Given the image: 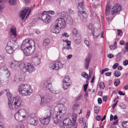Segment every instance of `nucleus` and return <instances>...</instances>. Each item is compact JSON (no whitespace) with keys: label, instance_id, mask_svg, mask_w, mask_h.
I'll use <instances>...</instances> for the list:
<instances>
[{"label":"nucleus","instance_id":"nucleus-12","mask_svg":"<svg viewBox=\"0 0 128 128\" xmlns=\"http://www.w3.org/2000/svg\"><path fill=\"white\" fill-rule=\"evenodd\" d=\"M35 114L32 113L29 115L28 118V122L30 124L34 126H36L38 124V121Z\"/></svg>","mask_w":128,"mask_h":128},{"label":"nucleus","instance_id":"nucleus-18","mask_svg":"<svg viewBox=\"0 0 128 128\" xmlns=\"http://www.w3.org/2000/svg\"><path fill=\"white\" fill-rule=\"evenodd\" d=\"M29 7H26L24 8L23 10L21 11L20 16L22 18V20L24 19L26 14L29 10Z\"/></svg>","mask_w":128,"mask_h":128},{"label":"nucleus","instance_id":"nucleus-31","mask_svg":"<svg viewBox=\"0 0 128 128\" xmlns=\"http://www.w3.org/2000/svg\"><path fill=\"white\" fill-rule=\"evenodd\" d=\"M16 0H9V4L11 5H13L16 4Z\"/></svg>","mask_w":128,"mask_h":128},{"label":"nucleus","instance_id":"nucleus-46","mask_svg":"<svg viewBox=\"0 0 128 128\" xmlns=\"http://www.w3.org/2000/svg\"><path fill=\"white\" fill-rule=\"evenodd\" d=\"M88 86L87 84L84 85V92H86Z\"/></svg>","mask_w":128,"mask_h":128},{"label":"nucleus","instance_id":"nucleus-33","mask_svg":"<svg viewBox=\"0 0 128 128\" xmlns=\"http://www.w3.org/2000/svg\"><path fill=\"white\" fill-rule=\"evenodd\" d=\"M114 76L117 77H119L120 75V72L118 71H115L114 73Z\"/></svg>","mask_w":128,"mask_h":128},{"label":"nucleus","instance_id":"nucleus-30","mask_svg":"<svg viewBox=\"0 0 128 128\" xmlns=\"http://www.w3.org/2000/svg\"><path fill=\"white\" fill-rule=\"evenodd\" d=\"M67 120V118L66 119H65L63 120V124L62 126H64L65 127H66V128H67V124L68 121H67L66 120Z\"/></svg>","mask_w":128,"mask_h":128},{"label":"nucleus","instance_id":"nucleus-42","mask_svg":"<svg viewBox=\"0 0 128 128\" xmlns=\"http://www.w3.org/2000/svg\"><path fill=\"white\" fill-rule=\"evenodd\" d=\"M116 46H114V45H111L110 46L109 48H110L112 50H113L115 49Z\"/></svg>","mask_w":128,"mask_h":128},{"label":"nucleus","instance_id":"nucleus-24","mask_svg":"<svg viewBox=\"0 0 128 128\" xmlns=\"http://www.w3.org/2000/svg\"><path fill=\"white\" fill-rule=\"evenodd\" d=\"M43 85L44 86L48 89H50L52 87V83L49 81H45Z\"/></svg>","mask_w":128,"mask_h":128},{"label":"nucleus","instance_id":"nucleus-35","mask_svg":"<svg viewBox=\"0 0 128 128\" xmlns=\"http://www.w3.org/2000/svg\"><path fill=\"white\" fill-rule=\"evenodd\" d=\"M81 75L86 78H87L88 77V74L85 72H82Z\"/></svg>","mask_w":128,"mask_h":128},{"label":"nucleus","instance_id":"nucleus-56","mask_svg":"<svg viewBox=\"0 0 128 128\" xmlns=\"http://www.w3.org/2000/svg\"><path fill=\"white\" fill-rule=\"evenodd\" d=\"M101 118V116L99 115H98L97 116L96 119V120L98 121H99L100 120Z\"/></svg>","mask_w":128,"mask_h":128},{"label":"nucleus","instance_id":"nucleus-27","mask_svg":"<svg viewBox=\"0 0 128 128\" xmlns=\"http://www.w3.org/2000/svg\"><path fill=\"white\" fill-rule=\"evenodd\" d=\"M122 124L124 128H128V121H123Z\"/></svg>","mask_w":128,"mask_h":128},{"label":"nucleus","instance_id":"nucleus-39","mask_svg":"<svg viewBox=\"0 0 128 128\" xmlns=\"http://www.w3.org/2000/svg\"><path fill=\"white\" fill-rule=\"evenodd\" d=\"M35 60L36 61L35 62V64H36L38 65L39 64L40 62V59L39 58H36L35 59Z\"/></svg>","mask_w":128,"mask_h":128},{"label":"nucleus","instance_id":"nucleus-63","mask_svg":"<svg viewBox=\"0 0 128 128\" xmlns=\"http://www.w3.org/2000/svg\"><path fill=\"white\" fill-rule=\"evenodd\" d=\"M110 11V7L108 6H107L106 9V11Z\"/></svg>","mask_w":128,"mask_h":128},{"label":"nucleus","instance_id":"nucleus-29","mask_svg":"<svg viewBox=\"0 0 128 128\" xmlns=\"http://www.w3.org/2000/svg\"><path fill=\"white\" fill-rule=\"evenodd\" d=\"M121 58V54L119 53L117 55L116 58V61L117 62H119Z\"/></svg>","mask_w":128,"mask_h":128},{"label":"nucleus","instance_id":"nucleus-25","mask_svg":"<svg viewBox=\"0 0 128 128\" xmlns=\"http://www.w3.org/2000/svg\"><path fill=\"white\" fill-rule=\"evenodd\" d=\"M50 43V41L48 38L45 39L43 41V45L44 46L48 45Z\"/></svg>","mask_w":128,"mask_h":128},{"label":"nucleus","instance_id":"nucleus-50","mask_svg":"<svg viewBox=\"0 0 128 128\" xmlns=\"http://www.w3.org/2000/svg\"><path fill=\"white\" fill-rule=\"evenodd\" d=\"M4 59L3 57L0 56V63H2L3 62Z\"/></svg>","mask_w":128,"mask_h":128},{"label":"nucleus","instance_id":"nucleus-15","mask_svg":"<svg viewBox=\"0 0 128 128\" xmlns=\"http://www.w3.org/2000/svg\"><path fill=\"white\" fill-rule=\"evenodd\" d=\"M52 99V96L49 94H47L46 96L41 98V102L40 104L42 105L44 104H46L50 102Z\"/></svg>","mask_w":128,"mask_h":128},{"label":"nucleus","instance_id":"nucleus-61","mask_svg":"<svg viewBox=\"0 0 128 128\" xmlns=\"http://www.w3.org/2000/svg\"><path fill=\"white\" fill-rule=\"evenodd\" d=\"M105 75L107 76H110L111 74V72H106L105 74Z\"/></svg>","mask_w":128,"mask_h":128},{"label":"nucleus","instance_id":"nucleus-34","mask_svg":"<svg viewBox=\"0 0 128 128\" xmlns=\"http://www.w3.org/2000/svg\"><path fill=\"white\" fill-rule=\"evenodd\" d=\"M120 80L118 79L115 80L114 84L115 86H117L120 84Z\"/></svg>","mask_w":128,"mask_h":128},{"label":"nucleus","instance_id":"nucleus-41","mask_svg":"<svg viewBox=\"0 0 128 128\" xmlns=\"http://www.w3.org/2000/svg\"><path fill=\"white\" fill-rule=\"evenodd\" d=\"M64 42L66 43L67 46H70L71 42L70 41H68V40H66L64 41Z\"/></svg>","mask_w":128,"mask_h":128},{"label":"nucleus","instance_id":"nucleus-4","mask_svg":"<svg viewBox=\"0 0 128 128\" xmlns=\"http://www.w3.org/2000/svg\"><path fill=\"white\" fill-rule=\"evenodd\" d=\"M18 90L20 94L24 96H30L33 92L31 86L28 84L20 85L18 87Z\"/></svg>","mask_w":128,"mask_h":128},{"label":"nucleus","instance_id":"nucleus-5","mask_svg":"<svg viewBox=\"0 0 128 128\" xmlns=\"http://www.w3.org/2000/svg\"><path fill=\"white\" fill-rule=\"evenodd\" d=\"M28 116L27 111L24 109H20L16 113L14 116L17 121L22 122L27 118Z\"/></svg>","mask_w":128,"mask_h":128},{"label":"nucleus","instance_id":"nucleus-60","mask_svg":"<svg viewBox=\"0 0 128 128\" xmlns=\"http://www.w3.org/2000/svg\"><path fill=\"white\" fill-rule=\"evenodd\" d=\"M64 48L68 50H71L72 49L71 46H67L66 47H65Z\"/></svg>","mask_w":128,"mask_h":128},{"label":"nucleus","instance_id":"nucleus-49","mask_svg":"<svg viewBox=\"0 0 128 128\" xmlns=\"http://www.w3.org/2000/svg\"><path fill=\"white\" fill-rule=\"evenodd\" d=\"M89 77L90 76V75H91L92 74V68H89Z\"/></svg>","mask_w":128,"mask_h":128},{"label":"nucleus","instance_id":"nucleus-7","mask_svg":"<svg viewBox=\"0 0 128 128\" xmlns=\"http://www.w3.org/2000/svg\"><path fill=\"white\" fill-rule=\"evenodd\" d=\"M20 70L24 73L28 72L32 73L34 72L35 69L34 66L26 62L20 63Z\"/></svg>","mask_w":128,"mask_h":128},{"label":"nucleus","instance_id":"nucleus-62","mask_svg":"<svg viewBox=\"0 0 128 128\" xmlns=\"http://www.w3.org/2000/svg\"><path fill=\"white\" fill-rule=\"evenodd\" d=\"M118 93L120 95L124 96L125 95V94L121 91H119L118 92Z\"/></svg>","mask_w":128,"mask_h":128},{"label":"nucleus","instance_id":"nucleus-13","mask_svg":"<svg viewBox=\"0 0 128 128\" xmlns=\"http://www.w3.org/2000/svg\"><path fill=\"white\" fill-rule=\"evenodd\" d=\"M63 66V64L60 62H54L50 64L49 68L52 70H56L62 68Z\"/></svg>","mask_w":128,"mask_h":128},{"label":"nucleus","instance_id":"nucleus-54","mask_svg":"<svg viewBox=\"0 0 128 128\" xmlns=\"http://www.w3.org/2000/svg\"><path fill=\"white\" fill-rule=\"evenodd\" d=\"M106 20L108 22H109L110 21H111L112 19V18H109L108 16H106Z\"/></svg>","mask_w":128,"mask_h":128},{"label":"nucleus","instance_id":"nucleus-20","mask_svg":"<svg viewBox=\"0 0 128 128\" xmlns=\"http://www.w3.org/2000/svg\"><path fill=\"white\" fill-rule=\"evenodd\" d=\"M1 70L5 72V73L6 74V76L7 78H9V77L10 76V72L8 70V68L5 66H3L0 67Z\"/></svg>","mask_w":128,"mask_h":128},{"label":"nucleus","instance_id":"nucleus-51","mask_svg":"<svg viewBox=\"0 0 128 128\" xmlns=\"http://www.w3.org/2000/svg\"><path fill=\"white\" fill-rule=\"evenodd\" d=\"M84 43L87 46H89V41L88 40H86L84 41Z\"/></svg>","mask_w":128,"mask_h":128},{"label":"nucleus","instance_id":"nucleus-57","mask_svg":"<svg viewBox=\"0 0 128 128\" xmlns=\"http://www.w3.org/2000/svg\"><path fill=\"white\" fill-rule=\"evenodd\" d=\"M83 121V118H81L78 119V122L80 123H82Z\"/></svg>","mask_w":128,"mask_h":128},{"label":"nucleus","instance_id":"nucleus-45","mask_svg":"<svg viewBox=\"0 0 128 128\" xmlns=\"http://www.w3.org/2000/svg\"><path fill=\"white\" fill-rule=\"evenodd\" d=\"M119 65V64L118 63H116L114 64L112 66L113 69L116 68Z\"/></svg>","mask_w":128,"mask_h":128},{"label":"nucleus","instance_id":"nucleus-6","mask_svg":"<svg viewBox=\"0 0 128 128\" xmlns=\"http://www.w3.org/2000/svg\"><path fill=\"white\" fill-rule=\"evenodd\" d=\"M48 108L46 111L45 114L40 118V122L42 124H48L51 119V110L53 108V106H50L48 107Z\"/></svg>","mask_w":128,"mask_h":128},{"label":"nucleus","instance_id":"nucleus-37","mask_svg":"<svg viewBox=\"0 0 128 128\" xmlns=\"http://www.w3.org/2000/svg\"><path fill=\"white\" fill-rule=\"evenodd\" d=\"M73 35L75 36L77 35L78 34H80L79 33H78V30L76 28L74 29L72 31Z\"/></svg>","mask_w":128,"mask_h":128},{"label":"nucleus","instance_id":"nucleus-64","mask_svg":"<svg viewBox=\"0 0 128 128\" xmlns=\"http://www.w3.org/2000/svg\"><path fill=\"white\" fill-rule=\"evenodd\" d=\"M16 128H24V127L23 126L18 125L17 126Z\"/></svg>","mask_w":128,"mask_h":128},{"label":"nucleus","instance_id":"nucleus-38","mask_svg":"<svg viewBox=\"0 0 128 128\" xmlns=\"http://www.w3.org/2000/svg\"><path fill=\"white\" fill-rule=\"evenodd\" d=\"M104 82H101L99 84V87L101 88L104 89Z\"/></svg>","mask_w":128,"mask_h":128},{"label":"nucleus","instance_id":"nucleus-8","mask_svg":"<svg viewBox=\"0 0 128 128\" xmlns=\"http://www.w3.org/2000/svg\"><path fill=\"white\" fill-rule=\"evenodd\" d=\"M18 46L15 39L11 38L8 42L5 49L7 53L11 54L14 51V49Z\"/></svg>","mask_w":128,"mask_h":128},{"label":"nucleus","instance_id":"nucleus-1","mask_svg":"<svg viewBox=\"0 0 128 128\" xmlns=\"http://www.w3.org/2000/svg\"><path fill=\"white\" fill-rule=\"evenodd\" d=\"M5 91L8 97V102L9 108L11 110H16L22 105V100L18 97H14L12 98V94L10 92L9 89H6Z\"/></svg>","mask_w":128,"mask_h":128},{"label":"nucleus","instance_id":"nucleus-55","mask_svg":"<svg viewBox=\"0 0 128 128\" xmlns=\"http://www.w3.org/2000/svg\"><path fill=\"white\" fill-rule=\"evenodd\" d=\"M62 36H63L66 37H68L69 35L66 32H64L62 34Z\"/></svg>","mask_w":128,"mask_h":128},{"label":"nucleus","instance_id":"nucleus-11","mask_svg":"<svg viewBox=\"0 0 128 128\" xmlns=\"http://www.w3.org/2000/svg\"><path fill=\"white\" fill-rule=\"evenodd\" d=\"M61 29L64 28L66 26V22L63 18H59L56 20L54 22Z\"/></svg>","mask_w":128,"mask_h":128},{"label":"nucleus","instance_id":"nucleus-36","mask_svg":"<svg viewBox=\"0 0 128 128\" xmlns=\"http://www.w3.org/2000/svg\"><path fill=\"white\" fill-rule=\"evenodd\" d=\"M100 110V108L99 107H95L94 108V113L97 114Z\"/></svg>","mask_w":128,"mask_h":128},{"label":"nucleus","instance_id":"nucleus-58","mask_svg":"<svg viewBox=\"0 0 128 128\" xmlns=\"http://www.w3.org/2000/svg\"><path fill=\"white\" fill-rule=\"evenodd\" d=\"M110 13V11H106V16H108Z\"/></svg>","mask_w":128,"mask_h":128},{"label":"nucleus","instance_id":"nucleus-48","mask_svg":"<svg viewBox=\"0 0 128 128\" xmlns=\"http://www.w3.org/2000/svg\"><path fill=\"white\" fill-rule=\"evenodd\" d=\"M98 104H101L102 103V100L100 98H99L98 100Z\"/></svg>","mask_w":128,"mask_h":128},{"label":"nucleus","instance_id":"nucleus-9","mask_svg":"<svg viewBox=\"0 0 128 128\" xmlns=\"http://www.w3.org/2000/svg\"><path fill=\"white\" fill-rule=\"evenodd\" d=\"M78 8V15L80 17L81 20H82L87 17V15L84 11H83L85 8L83 2H81L79 4Z\"/></svg>","mask_w":128,"mask_h":128},{"label":"nucleus","instance_id":"nucleus-14","mask_svg":"<svg viewBox=\"0 0 128 128\" xmlns=\"http://www.w3.org/2000/svg\"><path fill=\"white\" fill-rule=\"evenodd\" d=\"M63 88L66 90L68 88L71 84V81L68 76H66L63 81Z\"/></svg>","mask_w":128,"mask_h":128},{"label":"nucleus","instance_id":"nucleus-40","mask_svg":"<svg viewBox=\"0 0 128 128\" xmlns=\"http://www.w3.org/2000/svg\"><path fill=\"white\" fill-rule=\"evenodd\" d=\"M88 27L89 29L92 32L94 31V28L93 27V25L92 24H90L89 25Z\"/></svg>","mask_w":128,"mask_h":128},{"label":"nucleus","instance_id":"nucleus-22","mask_svg":"<svg viewBox=\"0 0 128 128\" xmlns=\"http://www.w3.org/2000/svg\"><path fill=\"white\" fill-rule=\"evenodd\" d=\"M91 56L90 54H88V57L86 58L84 63V66L86 69L88 68V65L90 62V61Z\"/></svg>","mask_w":128,"mask_h":128},{"label":"nucleus","instance_id":"nucleus-47","mask_svg":"<svg viewBox=\"0 0 128 128\" xmlns=\"http://www.w3.org/2000/svg\"><path fill=\"white\" fill-rule=\"evenodd\" d=\"M118 35L122 36V30H118Z\"/></svg>","mask_w":128,"mask_h":128},{"label":"nucleus","instance_id":"nucleus-52","mask_svg":"<svg viewBox=\"0 0 128 128\" xmlns=\"http://www.w3.org/2000/svg\"><path fill=\"white\" fill-rule=\"evenodd\" d=\"M108 56L109 58H113L114 56L112 54H110L108 55Z\"/></svg>","mask_w":128,"mask_h":128},{"label":"nucleus","instance_id":"nucleus-53","mask_svg":"<svg viewBox=\"0 0 128 128\" xmlns=\"http://www.w3.org/2000/svg\"><path fill=\"white\" fill-rule=\"evenodd\" d=\"M68 11V12L70 14H74L75 13V12L74 11H73L72 10L70 9H69Z\"/></svg>","mask_w":128,"mask_h":128},{"label":"nucleus","instance_id":"nucleus-26","mask_svg":"<svg viewBox=\"0 0 128 128\" xmlns=\"http://www.w3.org/2000/svg\"><path fill=\"white\" fill-rule=\"evenodd\" d=\"M67 121H68L67 124V128H70L71 126L72 120L69 118H67Z\"/></svg>","mask_w":128,"mask_h":128},{"label":"nucleus","instance_id":"nucleus-21","mask_svg":"<svg viewBox=\"0 0 128 128\" xmlns=\"http://www.w3.org/2000/svg\"><path fill=\"white\" fill-rule=\"evenodd\" d=\"M81 42V36L80 34H78L75 36V42L77 44H79Z\"/></svg>","mask_w":128,"mask_h":128},{"label":"nucleus","instance_id":"nucleus-17","mask_svg":"<svg viewBox=\"0 0 128 128\" xmlns=\"http://www.w3.org/2000/svg\"><path fill=\"white\" fill-rule=\"evenodd\" d=\"M22 62H18L16 61H12L10 63V66L14 69H16L18 67L20 68V63Z\"/></svg>","mask_w":128,"mask_h":128},{"label":"nucleus","instance_id":"nucleus-10","mask_svg":"<svg viewBox=\"0 0 128 128\" xmlns=\"http://www.w3.org/2000/svg\"><path fill=\"white\" fill-rule=\"evenodd\" d=\"M39 17L42 21L46 24L50 23L52 19L51 16L46 14L45 11L39 15Z\"/></svg>","mask_w":128,"mask_h":128},{"label":"nucleus","instance_id":"nucleus-23","mask_svg":"<svg viewBox=\"0 0 128 128\" xmlns=\"http://www.w3.org/2000/svg\"><path fill=\"white\" fill-rule=\"evenodd\" d=\"M10 32L11 34L16 37L17 36V34L16 32V28L14 26H12L10 28Z\"/></svg>","mask_w":128,"mask_h":128},{"label":"nucleus","instance_id":"nucleus-43","mask_svg":"<svg viewBox=\"0 0 128 128\" xmlns=\"http://www.w3.org/2000/svg\"><path fill=\"white\" fill-rule=\"evenodd\" d=\"M123 64L125 66L127 65L128 64V60H124L123 62Z\"/></svg>","mask_w":128,"mask_h":128},{"label":"nucleus","instance_id":"nucleus-44","mask_svg":"<svg viewBox=\"0 0 128 128\" xmlns=\"http://www.w3.org/2000/svg\"><path fill=\"white\" fill-rule=\"evenodd\" d=\"M14 80L15 82H18L19 81H20V80L17 77H15Z\"/></svg>","mask_w":128,"mask_h":128},{"label":"nucleus","instance_id":"nucleus-2","mask_svg":"<svg viewBox=\"0 0 128 128\" xmlns=\"http://www.w3.org/2000/svg\"><path fill=\"white\" fill-rule=\"evenodd\" d=\"M58 111L53 114L52 119L54 122L58 124L62 120L66 114L67 111L66 108L63 104H59L56 105L55 107Z\"/></svg>","mask_w":128,"mask_h":128},{"label":"nucleus","instance_id":"nucleus-19","mask_svg":"<svg viewBox=\"0 0 128 128\" xmlns=\"http://www.w3.org/2000/svg\"><path fill=\"white\" fill-rule=\"evenodd\" d=\"M54 25L52 27L51 32L52 33L56 34L59 33L60 31V28L56 24H54Z\"/></svg>","mask_w":128,"mask_h":128},{"label":"nucleus","instance_id":"nucleus-16","mask_svg":"<svg viewBox=\"0 0 128 128\" xmlns=\"http://www.w3.org/2000/svg\"><path fill=\"white\" fill-rule=\"evenodd\" d=\"M121 10V8L120 4H116L112 9V14L114 15L115 13L120 12Z\"/></svg>","mask_w":128,"mask_h":128},{"label":"nucleus","instance_id":"nucleus-32","mask_svg":"<svg viewBox=\"0 0 128 128\" xmlns=\"http://www.w3.org/2000/svg\"><path fill=\"white\" fill-rule=\"evenodd\" d=\"M78 105L77 104H75L74 105L72 108L73 111H76L78 108Z\"/></svg>","mask_w":128,"mask_h":128},{"label":"nucleus","instance_id":"nucleus-59","mask_svg":"<svg viewBox=\"0 0 128 128\" xmlns=\"http://www.w3.org/2000/svg\"><path fill=\"white\" fill-rule=\"evenodd\" d=\"M90 110H88L87 111V113L86 116V117L88 118V116L90 115Z\"/></svg>","mask_w":128,"mask_h":128},{"label":"nucleus","instance_id":"nucleus-28","mask_svg":"<svg viewBox=\"0 0 128 128\" xmlns=\"http://www.w3.org/2000/svg\"><path fill=\"white\" fill-rule=\"evenodd\" d=\"M78 114L74 113H73L72 114V121H76V120Z\"/></svg>","mask_w":128,"mask_h":128},{"label":"nucleus","instance_id":"nucleus-3","mask_svg":"<svg viewBox=\"0 0 128 128\" xmlns=\"http://www.w3.org/2000/svg\"><path fill=\"white\" fill-rule=\"evenodd\" d=\"M35 45V42L33 40L28 39L22 42L21 48L26 56H30L34 50Z\"/></svg>","mask_w":128,"mask_h":128}]
</instances>
